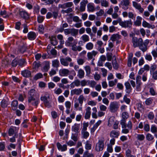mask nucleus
Segmentation results:
<instances>
[{"instance_id":"052dcab7","label":"nucleus","mask_w":157,"mask_h":157,"mask_svg":"<svg viewBox=\"0 0 157 157\" xmlns=\"http://www.w3.org/2000/svg\"><path fill=\"white\" fill-rule=\"evenodd\" d=\"M149 92L151 94L152 96H155L157 94V93L155 92V90L152 87L150 88Z\"/></svg>"},{"instance_id":"f3484780","label":"nucleus","mask_w":157,"mask_h":157,"mask_svg":"<svg viewBox=\"0 0 157 157\" xmlns=\"http://www.w3.org/2000/svg\"><path fill=\"white\" fill-rule=\"evenodd\" d=\"M132 3L133 6L136 9H138L140 12L141 13H142L143 12L144 10L141 7L140 4L134 1L132 2Z\"/></svg>"},{"instance_id":"393cba45","label":"nucleus","mask_w":157,"mask_h":157,"mask_svg":"<svg viewBox=\"0 0 157 157\" xmlns=\"http://www.w3.org/2000/svg\"><path fill=\"white\" fill-rule=\"evenodd\" d=\"M121 38V36L118 34H114L112 35L110 39L113 42L117 41Z\"/></svg>"},{"instance_id":"c85d7f7f","label":"nucleus","mask_w":157,"mask_h":157,"mask_svg":"<svg viewBox=\"0 0 157 157\" xmlns=\"http://www.w3.org/2000/svg\"><path fill=\"white\" fill-rule=\"evenodd\" d=\"M79 103H78L77 101H75V103L74 104V107L75 109L77 110L82 111V105H80L79 106Z\"/></svg>"},{"instance_id":"58836bf2","label":"nucleus","mask_w":157,"mask_h":157,"mask_svg":"<svg viewBox=\"0 0 157 157\" xmlns=\"http://www.w3.org/2000/svg\"><path fill=\"white\" fill-rule=\"evenodd\" d=\"M40 62H35L33 64V68L35 70H37L40 66Z\"/></svg>"},{"instance_id":"4c0bfd02","label":"nucleus","mask_w":157,"mask_h":157,"mask_svg":"<svg viewBox=\"0 0 157 157\" xmlns=\"http://www.w3.org/2000/svg\"><path fill=\"white\" fill-rule=\"evenodd\" d=\"M138 46L139 47L140 49L144 52L146 51L147 50V45H144L143 44V42L141 44H140Z\"/></svg>"},{"instance_id":"4be33fe9","label":"nucleus","mask_w":157,"mask_h":157,"mask_svg":"<svg viewBox=\"0 0 157 157\" xmlns=\"http://www.w3.org/2000/svg\"><path fill=\"white\" fill-rule=\"evenodd\" d=\"M44 63V66L41 69V71L43 72H47L48 71L50 68L49 62L48 61H46Z\"/></svg>"},{"instance_id":"e433bc0d","label":"nucleus","mask_w":157,"mask_h":157,"mask_svg":"<svg viewBox=\"0 0 157 157\" xmlns=\"http://www.w3.org/2000/svg\"><path fill=\"white\" fill-rule=\"evenodd\" d=\"M18 102L17 101L15 100L13 101L11 104V105L13 110L16 109L18 106Z\"/></svg>"},{"instance_id":"b1692460","label":"nucleus","mask_w":157,"mask_h":157,"mask_svg":"<svg viewBox=\"0 0 157 157\" xmlns=\"http://www.w3.org/2000/svg\"><path fill=\"white\" fill-rule=\"evenodd\" d=\"M91 108L90 107H88L86 109V113L85 116V118L87 119L90 118L91 114Z\"/></svg>"},{"instance_id":"6e6552de","label":"nucleus","mask_w":157,"mask_h":157,"mask_svg":"<svg viewBox=\"0 0 157 157\" xmlns=\"http://www.w3.org/2000/svg\"><path fill=\"white\" fill-rule=\"evenodd\" d=\"M60 61L62 65L67 67L69 65V62L72 61V59L70 57H67L65 58H61Z\"/></svg>"},{"instance_id":"0eeeda50","label":"nucleus","mask_w":157,"mask_h":157,"mask_svg":"<svg viewBox=\"0 0 157 157\" xmlns=\"http://www.w3.org/2000/svg\"><path fill=\"white\" fill-rule=\"evenodd\" d=\"M132 41L133 47L134 48L138 47L140 44H142V43L143 42V40L141 38L138 39L135 37H132Z\"/></svg>"},{"instance_id":"680f3d73","label":"nucleus","mask_w":157,"mask_h":157,"mask_svg":"<svg viewBox=\"0 0 157 157\" xmlns=\"http://www.w3.org/2000/svg\"><path fill=\"white\" fill-rule=\"evenodd\" d=\"M146 137L147 140L149 141H151L154 139L153 136L150 133L147 134Z\"/></svg>"},{"instance_id":"6e6d98bb","label":"nucleus","mask_w":157,"mask_h":157,"mask_svg":"<svg viewBox=\"0 0 157 157\" xmlns=\"http://www.w3.org/2000/svg\"><path fill=\"white\" fill-rule=\"evenodd\" d=\"M35 90L34 89H32L29 92L28 96H34L35 94Z\"/></svg>"},{"instance_id":"aec40b11","label":"nucleus","mask_w":157,"mask_h":157,"mask_svg":"<svg viewBox=\"0 0 157 157\" xmlns=\"http://www.w3.org/2000/svg\"><path fill=\"white\" fill-rule=\"evenodd\" d=\"M110 136L112 137L117 138L120 134V132L118 131L113 130L110 132Z\"/></svg>"},{"instance_id":"9b49d317","label":"nucleus","mask_w":157,"mask_h":157,"mask_svg":"<svg viewBox=\"0 0 157 157\" xmlns=\"http://www.w3.org/2000/svg\"><path fill=\"white\" fill-rule=\"evenodd\" d=\"M129 3V0H122L119 5L120 6L121 5L122 8L124 10H126L128 8Z\"/></svg>"},{"instance_id":"bf43d9fd","label":"nucleus","mask_w":157,"mask_h":157,"mask_svg":"<svg viewBox=\"0 0 157 157\" xmlns=\"http://www.w3.org/2000/svg\"><path fill=\"white\" fill-rule=\"evenodd\" d=\"M17 64H18V59L15 58L13 60L12 65L13 67H16Z\"/></svg>"},{"instance_id":"1a4fd4ad","label":"nucleus","mask_w":157,"mask_h":157,"mask_svg":"<svg viewBox=\"0 0 157 157\" xmlns=\"http://www.w3.org/2000/svg\"><path fill=\"white\" fill-rule=\"evenodd\" d=\"M141 77L140 75H138L136 77V89L137 91H139L141 90V86L142 85V82H141Z\"/></svg>"},{"instance_id":"7ed1b4c3","label":"nucleus","mask_w":157,"mask_h":157,"mask_svg":"<svg viewBox=\"0 0 157 157\" xmlns=\"http://www.w3.org/2000/svg\"><path fill=\"white\" fill-rule=\"evenodd\" d=\"M105 139L102 137L99 139L95 146V150L97 151H102L104 147Z\"/></svg>"},{"instance_id":"f8f14e48","label":"nucleus","mask_w":157,"mask_h":157,"mask_svg":"<svg viewBox=\"0 0 157 157\" xmlns=\"http://www.w3.org/2000/svg\"><path fill=\"white\" fill-rule=\"evenodd\" d=\"M70 73L69 70L66 68H63L59 70V73L61 76H67Z\"/></svg>"},{"instance_id":"2f4dec72","label":"nucleus","mask_w":157,"mask_h":157,"mask_svg":"<svg viewBox=\"0 0 157 157\" xmlns=\"http://www.w3.org/2000/svg\"><path fill=\"white\" fill-rule=\"evenodd\" d=\"M101 4L102 6L107 7L109 6V2L106 0H101Z\"/></svg>"},{"instance_id":"3c124183","label":"nucleus","mask_w":157,"mask_h":157,"mask_svg":"<svg viewBox=\"0 0 157 157\" xmlns=\"http://www.w3.org/2000/svg\"><path fill=\"white\" fill-rule=\"evenodd\" d=\"M85 148L86 149L90 150L91 148V144L90 143L89 141H87L86 143Z\"/></svg>"},{"instance_id":"79ce46f5","label":"nucleus","mask_w":157,"mask_h":157,"mask_svg":"<svg viewBox=\"0 0 157 157\" xmlns=\"http://www.w3.org/2000/svg\"><path fill=\"white\" fill-rule=\"evenodd\" d=\"M142 25L144 27L153 28H152V25L144 20L142 22Z\"/></svg>"},{"instance_id":"412c9836","label":"nucleus","mask_w":157,"mask_h":157,"mask_svg":"<svg viewBox=\"0 0 157 157\" xmlns=\"http://www.w3.org/2000/svg\"><path fill=\"white\" fill-rule=\"evenodd\" d=\"M116 121L115 120L114 117L113 116L111 117L108 119V126L109 127L112 126Z\"/></svg>"},{"instance_id":"2eb2a0df","label":"nucleus","mask_w":157,"mask_h":157,"mask_svg":"<svg viewBox=\"0 0 157 157\" xmlns=\"http://www.w3.org/2000/svg\"><path fill=\"white\" fill-rule=\"evenodd\" d=\"M82 90L81 88L75 89L71 91V95H79L82 93Z\"/></svg>"},{"instance_id":"4468645a","label":"nucleus","mask_w":157,"mask_h":157,"mask_svg":"<svg viewBox=\"0 0 157 157\" xmlns=\"http://www.w3.org/2000/svg\"><path fill=\"white\" fill-rule=\"evenodd\" d=\"M56 145L58 149L62 151H65L67 149V146L66 144L62 145L59 143L58 142L56 144Z\"/></svg>"},{"instance_id":"dca6fc26","label":"nucleus","mask_w":157,"mask_h":157,"mask_svg":"<svg viewBox=\"0 0 157 157\" xmlns=\"http://www.w3.org/2000/svg\"><path fill=\"white\" fill-rule=\"evenodd\" d=\"M80 128V124H75L72 127V131L77 133L79 132Z\"/></svg>"},{"instance_id":"e2e57ef3","label":"nucleus","mask_w":157,"mask_h":157,"mask_svg":"<svg viewBox=\"0 0 157 157\" xmlns=\"http://www.w3.org/2000/svg\"><path fill=\"white\" fill-rule=\"evenodd\" d=\"M137 138L138 140L142 141L144 139L145 137L143 134H138L137 135Z\"/></svg>"},{"instance_id":"39448f33","label":"nucleus","mask_w":157,"mask_h":157,"mask_svg":"<svg viewBox=\"0 0 157 157\" xmlns=\"http://www.w3.org/2000/svg\"><path fill=\"white\" fill-rule=\"evenodd\" d=\"M119 108L117 102L116 101L111 102L109 106V109L112 113H115L118 110Z\"/></svg>"},{"instance_id":"603ef678","label":"nucleus","mask_w":157,"mask_h":157,"mask_svg":"<svg viewBox=\"0 0 157 157\" xmlns=\"http://www.w3.org/2000/svg\"><path fill=\"white\" fill-rule=\"evenodd\" d=\"M153 99L151 98H147L145 101V104L147 105H149L152 103Z\"/></svg>"},{"instance_id":"a19ab883","label":"nucleus","mask_w":157,"mask_h":157,"mask_svg":"<svg viewBox=\"0 0 157 157\" xmlns=\"http://www.w3.org/2000/svg\"><path fill=\"white\" fill-rule=\"evenodd\" d=\"M59 61L57 59H55L52 61V66L55 67L57 68L59 66Z\"/></svg>"},{"instance_id":"4d7b16f0","label":"nucleus","mask_w":157,"mask_h":157,"mask_svg":"<svg viewBox=\"0 0 157 157\" xmlns=\"http://www.w3.org/2000/svg\"><path fill=\"white\" fill-rule=\"evenodd\" d=\"M6 12L5 10L2 11L0 12V15L3 16V17L6 18L8 17L9 16L8 15H6Z\"/></svg>"},{"instance_id":"5fc2aeb1","label":"nucleus","mask_w":157,"mask_h":157,"mask_svg":"<svg viewBox=\"0 0 157 157\" xmlns=\"http://www.w3.org/2000/svg\"><path fill=\"white\" fill-rule=\"evenodd\" d=\"M84 60L80 58H78L77 59V62L79 65H82L85 62Z\"/></svg>"},{"instance_id":"72a5a7b5","label":"nucleus","mask_w":157,"mask_h":157,"mask_svg":"<svg viewBox=\"0 0 157 157\" xmlns=\"http://www.w3.org/2000/svg\"><path fill=\"white\" fill-rule=\"evenodd\" d=\"M86 48L88 50H91L93 49L94 47L93 44L90 42L87 43L85 46Z\"/></svg>"},{"instance_id":"f257e3e1","label":"nucleus","mask_w":157,"mask_h":157,"mask_svg":"<svg viewBox=\"0 0 157 157\" xmlns=\"http://www.w3.org/2000/svg\"><path fill=\"white\" fill-rule=\"evenodd\" d=\"M77 40H74L72 36L68 37L67 40L65 42V45L67 46L71 47V49L74 51H80L82 49V48L80 46H77Z\"/></svg>"},{"instance_id":"864d4df0","label":"nucleus","mask_w":157,"mask_h":157,"mask_svg":"<svg viewBox=\"0 0 157 157\" xmlns=\"http://www.w3.org/2000/svg\"><path fill=\"white\" fill-rule=\"evenodd\" d=\"M1 105L2 107L4 108L7 107L8 105L7 101L5 100H3L1 103Z\"/></svg>"},{"instance_id":"a211bd4d","label":"nucleus","mask_w":157,"mask_h":157,"mask_svg":"<svg viewBox=\"0 0 157 157\" xmlns=\"http://www.w3.org/2000/svg\"><path fill=\"white\" fill-rule=\"evenodd\" d=\"M17 128L15 127H11L9 129V134L10 136H11L14 134L17 133Z\"/></svg>"},{"instance_id":"20e7f679","label":"nucleus","mask_w":157,"mask_h":157,"mask_svg":"<svg viewBox=\"0 0 157 157\" xmlns=\"http://www.w3.org/2000/svg\"><path fill=\"white\" fill-rule=\"evenodd\" d=\"M128 117L129 114L127 112H124L122 113V119L121 120L120 123L122 128H126V120Z\"/></svg>"},{"instance_id":"338daca9","label":"nucleus","mask_w":157,"mask_h":157,"mask_svg":"<svg viewBox=\"0 0 157 157\" xmlns=\"http://www.w3.org/2000/svg\"><path fill=\"white\" fill-rule=\"evenodd\" d=\"M154 116L153 112H149L148 115L147 117L150 120H152L153 119Z\"/></svg>"},{"instance_id":"cd10ccee","label":"nucleus","mask_w":157,"mask_h":157,"mask_svg":"<svg viewBox=\"0 0 157 157\" xmlns=\"http://www.w3.org/2000/svg\"><path fill=\"white\" fill-rule=\"evenodd\" d=\"M51 44L54 46H56L57 44V42L56 41V38L54 36H52L49 37Z\"/></svg>"},{"instance_id":"37998d69","label":"nucleus","mask_w":157,"mask_h":157,"mask_svg":"<svg viewBox=\"0 0 157 157\" xmlns=\"http://www.w3.org/2000/svg\"><path fill=\"white\" fill-rule=\"evenodd\" d=\"M112 65L114 69L117 70L118 69L119 65L117 62L116 59L113 60Z\"/></svg>"},{"instance_id":"ddd939ff","label":"nucleus","mask_w":157,"mask_h":157,"mask_svg":"<svg viewBox=\"0 0 157 157\" xmlns=\"http://www.w3.org/2000/svg\"><path fill=\"white\" fill-rule=\"evenodd\" d=\"M88 3L87 0H83L80 3V6L79 7V10L81 12L84 11L85 10L86 4Z\"/></svg>"},{"instance_id":"7c9ffc66","label":"nucleus","mask_w":157,"mask_h":157,"mask_svg":"<svg viewBox=\"0 0 157 157\" xmlns=\"http://www.w3.org/2000/svg\"><path fill=\"white\" fill-rule=\"evenodd\" d=\"M80 39L84 42L88 41L90 40L89 36L86 34H84L81 37Z\"/></svg>"},{"instance_id":"ea45409f","label":"nucleus","mask_w":157,"mask_h":157,"mask_svg":"<svg viewBox=\"0 0 157 157\" xmlns=\"http://www.w3.org/2000/svg\"><path fill=\"white\" fill-rule=\"evenodd\" d=\"M78 33V30L75 29H71V34L73 36H76Z\"/></svg>"},{"instance_id":"f03ea898","label":"nucleus","mask_w":157,"mask_h":157,"mask_svg":"<svg viewBox=\"0 0 157 157\" xmlns=\"http://www.w3.org/2000/svg\"><path fill=\"white\" fill-rule=\"evenodd\" d=\"M73 5V4L72 2H68L64 3L63 4H59V8L62 9H65L68 8L66 10H62L61 13L63 14L65 13H68L71 12L72 11V9L71 7Z\"/></svg>"},{"instance_id":"09e8293b","label":"nucleus","mask_w":157,"mask_h":157,"mask_svg":"<svg viewBox=\"0 0 157 157\" xmlns=\"http://www.w3.org/2000/svg\"><path fill=\"white\" fill-rule=\"evenodd\" d=\"M87 9L89 11L92 12H93L95 10L94 6L90 4L87 5Z\"/></svg>"},{"instance_id":"f704fd0d","label":"nucleus","mask_w":157,"mask_h":157,"mask_svg":"<svg viewBox=\"0 0 157 157\" xmlns=\"http://www.w3.org/2000/svg\"><path fill=\"white\" fill-rule=\"evenodd\" d=\"M50 98V95L49 94L47 93L45 95L41 97L40 99L41 101H43L44 103L48 101V99Z\"/></svg>"},{"instance_id":"13d9d810","label":"nucleus","mask_w":157,"mask_h":157,"mask_svg":"<svg viewBox=\"0 0 157 157\" xmlns=\"http://www.w3.org/2000/svg\"><path fill=\"white\" fill-rule=\"evenodd\" d=\"M82 157H94V155L92 154L88 153V151H85Z\"/></svg>"},{"instance_id":"49530a36","label":"nucleus","mask_w":157,"mask_h":157,"mask_svg":"<svg viewBox=\"0 0 157 157\" xmlns=\"http://www.w3.org/2000/svg\"><path fill=\"white\" fill-rule=\"evenodd\" d=\"M20 15L21 17L24 18H27L29 17L28 13L24 11H21L20 12Z\"/></svg>"},{"instance_id":"bb28decb","label":"nucleus","mask_w":157,"mask_h":157,"mask_svg":"<svg viewBox=\"0 0 157 157\" xmlns=\"http://www.w3.org/2000/svg\"><path fill=\"white\" fill-rule=\"evenodd\" d=\"M85 72L82 69H80L78 71L77 76L80 78H82L84 77Z\"/></svg>"},{"instance_id":"9d476101","label":"nucleus","mask_w":157,"mask_h":157,"mask_svg":"<svg viewBox=\"0 0 157 157\" xmlns=\"http://www.w3.org/2000/svg\"><path fill=\"white\" fill-rule=\"evenodd\" d=\"M132 24V20L129 19L128 20L124 21L121 24V26L123 28H130Z\"/></svg>"},{"instance_id":"473e14b6","label":"nucleus","mask_w":157,"mask_h":157,"mask_svg":"<svg viewBox=\"0 0 157 157\" xmlns=\"http://www.w3.org/2000/svg\"><path fill=\"white\" fill-rule=\"evenodd\" d=\"M79 103L80 105H82L83 101H86V98L83 95H80L78 99Z\"/></svg>"},{"instance_id":"0e129e2a","label":"nucleus","mask_w":157,"mask_h":157,"mask_svg":"<svg viewBox=\"0 0 157 157\" xmlns=\"http://www.w3.org/2000/svg\"><path fill=\"white\" fill-rule=\"evenodd\" d=\"M87 81L86 80H83L80 81V85L82 86H84L87 85Z\"/></svg>"},{"instance_id":"774afa93","label":"nucleus","mask_w":157,"mask_h":157,"mask_svg":"<svg viewBox=\"0 0 157 157\" xmlns=\"http://www.w3.org/2000/svg\"><path fill=\"white\" fill-rule=\"evenodd\" d=\"M89 83L90 86L92 88L94 87L97 84L96 82L94 81H91L89 82Z\"/></svg>"},{"instance_id":"c756f323","label":"nucleus","mask_w":157,"mask_h":157,"mask_svg":"<svg viewBox=\"0 0 157 157\" xmlns=\"http://www.w3.org/2000/svg\"><path fill=\"white\" fill-rule=\"evenodd\" d=\"M21 74L24 77H29L31 75V72L30 71L28 70H25L22 71Z\"/></svg>"},{"instance_id":"6ab92c4d","label":"nucleus","mask_w":157,"mask_h":157,"mask_svg":"<svg viewBox=\"0 0 157 157\" xmlns=\"http://www.w3.org/2000/svg\"><path fill=\"white\" fill-rule=\"evenodd\" d=\"M98 53L97 51H93L91 52H88L87 53V56L88 59L90 60L91 59L93 56H95Z\"/></svg>"},{"instance_id":"a878e982","label":"nucleus","mask_w":157,"mask_h":157,"mask_svg":"<svg viewBox=\"0 0 157 157\" xmlns=\"http://www.w3.org/2000/svg\"><path fill=\"white\" fill-rule=\"evenodd\" d=\"M142 18L139 16H138L136 17V20L134 22V25L137 26H139L141 24V20Z\"/></svg>"},{"instance_id":"c9c22d12","label":"nucleus","mask_w":157,"mask_h":157,"mask_svg":"<svg viewBox=\"0 0 157 157\" xmlns=\"http://www.w3.org/2000/svg\"><path fill=\"white\" fill-rule=\"evenodd\" d=\"M81 133L83 138L84 139H86L89 136V133L86 130H82Z\"/></svg>"},{"instance_id":"a18cd8bd","label":"nucleus","mask_w":157,"mask_h":157,"mask_svg":"<svg viewBox=\"0 0 157 157\" xmlns=\"http://www.w3.org/2000/svg\"><path fill=\"white\" fill-rule=\"evenodd\" d=\"M43 78V75L42 74L39 73L36 74L34 77V79L35 80L42 78Z\"/></svg>"},{"instance_id":"423d86ee","label":"nucleus","mask_w":157,"mask_h":157,"mask_svg":"<svg viewBox=\"0 0 157 157\" xmlns=\"http://www.w3.org/2000/svg\"><path fill=\"white\" fill-rule=\"evenodd\" d=\"M28 101L30 104L37 106L39 101V99H36L33 96H28Z\"/></svg>"},{"instance_id":"69168bd1","label":"nucleus","mask_w":157,"mask_h":157,"mask_svg":"<svg viewBox=\"0 0 157 157\" xmlns=\"http://www.w3.org/2000/svg\"><path fill=\"white\" fill-rule=\"evenodd\" d=\"M125 86L127 90H129V92L131 91V87L130 83L128 82H126L125 83Z\"/></svg>"},{"instance_id":"c03bdc74","label":"nucleus","mask_w":157,"mask_h":157,"mask_svg":"<svg viewBox=\"0 0 157 157\" xmlns=\"http://www.w3.org/2000/svg\"><path fill=\"white\" fill-rule=\"evenodd\" d=\"M26 48L25 44H23L19 48V52L21 53H23L26 51Z\"/></svg>"},{"instance_id":"5701e85b","label":"nucleus","mask_w":157,"mask_h":157,"mask_svg":"<svg viewBox=\"0 0 157 157\" xmlns=\"http://www.w3.org/2000/svg\"><path fill=\"white\" fill-rule=\"evenodd\" d=\"M28 37L29 40H33L36 38V34L34 32H31L28 33Z\"/></svg>"},{"instance_id":"de8ad7c7","label":"nucleus","mask_w":157,"mask_h":157,"mask_svg":"<svg viewBox=\"0 0 157 157\" xmlns=\"http://www.w3.org/2000/svg\"><path fill=\"white\" fill-rule=\"evenodd\" d=\"M85 70L87 75H90L91 73V67L89 66H86L84 67Z\"/></svg>"},{"instance_id":"8fccbe9b","label":"nucleus","mask_w":157,"mask_h":157,"mask_svg":"<svg viewBox=\"0 0 157 157\" xmlns=\"http://www.w3.org/2000/svg\"><path fill=\"white\" fill-rule=\"evenodd\" d=\"M78 134L77 133H72L71 138L75 141H76L78 140Z\"/></svg>"}]
</instances>
